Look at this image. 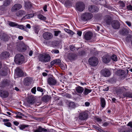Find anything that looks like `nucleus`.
I'll return each instance as SVG.
<instances>
[{
	"label": "nucleus",
	"instance_id": "obj_1",
	"mask_svg": "<svg viewBox=\"0 0 132 132\" xmlns=\"http://www.w3.org/2000/svg\"><path fill=\"white\" fill-rule=\"evenodd\" d=\"M39 61L44 63H46L49 61L51 59V57L48 54L43 53L40 54L38 57Z\"/></svg>",
	"mask_w": 132,
	"mask_h": 132
},
{
	"label": "nucleus",
	"instance_id": "obj_2",
	"mask_svg": "<svg viewBox=\"0 0 132 132\" xmlns=\"http://www.w3.org/2000/svg\"><path fill=\"white\" fill-rule=\"evenodd\" d=\"M24 60V56L21 54H18L15 56L14 61L16 63L20 64L23 62Z\"/></svg>",
	"mask_w": 132,
	"mask_h": 132
},
{
	"label": "nucleus",
	"instance_id": "obj_3",
	"mask_svg": "<svg viewBox=\"0 0 132 132\" xmlns=\"http://www.w3.org/2000/svg\"><path fill=\"white\" fill-rule=\"evenodd\" d=\"M88 111H85L80 113L78 117L79 119L82 120H86L88 117Z\"/></svg>",
	"mask_w": 132,
	"mask_h": 132
},
{
	"label": "nucleus",
	"instance_id": "obj_4",
	"mask_svg": "<svg viewBox=\"0 0 132 132\" xmlns=\"http://www.w3.org/2000/svg\"><path fill=\"white\" fill-rule=\"evenodd\" d=\"M81 17L82 20L86 21L91 19L93 17V15L91 13L86 12L83 14Z\"/></svg>",
	"mask_w": 132,
	"mask_h": 132
},
{
	"label": "nucleus",
	"instance_id": "obj_5",
	"mask_svg": "<svg viewBox=\"0 0 132 132\" xmlns=\"http://www.w3.org/2000/svg\"><path fill=\"white\" fill-rule=\"evenodd\" d=\"M85 8V5L83 3L78 2L76 3V8L77 10L81 12L83 11Z\"/></svg>",
	"mask_w": 132,
	"mask_h": 132
},
{
	"label": "nucleus",
	"instance_id": "obj_6",
	"mask_svg": "<svg viewBox=\"0 0 132 132\" xmlns=\"http://www.w3.org/2000/svg\"><path fill=\"white\" fill-rule=\"evenodd\" d=\"M98 59L95 57L90 58L88 60L89 64L93 66L97 65L98 63Z\"/></svg>",
	"mask_w": 132,
	"mask_h": 132
},
{
	"label": "nucleus",
	"instance_id": "obj_7",
	"mask_svg": "<svg viewBox=\"0 0 132 132\" xmlns=\"http://www.w3.org/2000/svg\"><path fill=\"white\" fill-rule=\"evenodd\" d=\"M101 72L102 74L105 77H109L111 75V72L110 70L106 68L102 70Z\"/></svg>",
	"mask_w": 132,
	"mask_h": 132
},
{
	"label": "nucleus",
	"instance_id": "obj_8",
	"mask_svg": "<svg viewBox=\"0 0 132 132\" xmlns=\"http://www.w3.org/2000/svg\"><path fill=\"white\" fill-rule=\"evenodd\" d=\"M111 21V18L109 15L105 16L104 20L103 22V24H104L110 25Z\"/></svg>",
	"mask_w": 132,
	"mask_h": 132
},
{
	"label": "nucleus",
	"instance_id": "obj_9",
	"mask_svg": "<svg viewBox=\"0 0 132 132\" xmlns=\"http://www.w3.org/2000/svg\"><path fill=\"white\" fill-rule=\"evenodd\" d=\"M28 47V46L27 45L24 44H19L18 46L16 47V48L18 51L23 52L26 50Z\"/></svg>",
	"mask_w": 132,
	"mask_h": 132
},
{
	"label": "nucleus",
	"instance_id": "obj_10",
	"mask_svg": "<svg viewBox=\"0 0 132 132\" xmlns=\"http://www.w3.org/2000/svg\"><path fill=\"white\" fill-rule=\"evenodd\" d=\"M43 38L49 40L52 38L53 35L52 33L46 32L43 34Z\"/></svg>",
	"mask_w": 132,
	"mask_h": 132
},
{
	"label": "nucleus",
	"instance_id": "obj_11",
	"mask_svg": "<svg viewBox=\"0 0 132 132\" xmlns=\"http://www.w3.org/2000/svg\"><path fill=\"white\" fill-rule=\"evenodd\" d=\"M98 8L96 6L94 5L89 6L88 7L89 11L92 13L98 12Z\"/></svg>",
	"mask_w": 132,
	"mask_h": 132
},
{
	"label": "nucleus",
	"instance_id": "obj_12",
	"mask_svg": "<svg viewBox=\"0 0 132 132\" xmlns=\"http://www.w3.org/2000/svg\"><path fill=\"white\" fill-rule=\"evenodd\" d=\"M111 25L112 27L115 29H118L120 27L119 22L117 20H114L112 22Z\"/></svg>",
	"mask_w": 132,
	"mask_h": 132
},
{
	"label": "nucleus",
	"instance_id": "obj_13",
	"mask_svg": "<svg viewBox=\"0 0 132 132\" xmlns=\"http://www.w3.org/2000/svg\"><path fill=\"white\" fill-rule=\"evenodd\" d=\"M102 61L105 63H108L110 60V57L109 55L106 54L103 56L102 58Z\"/></svg>",
	"mask_w": 132,
	"mask_h": 132
},
{
	"label": "nucleus",
	"instance_id": "obj_14",
	"mask_svg": "<svg viewBox=\"0 0 132 132\" xmlns=\"http://www.w3.org/2000/svg\"><path fill=\"white\" fill-rule=\"evenodd\" d=\"M48 84L50 85H55L56 83V80L53 78L50 77L47 79Z\"/></svg>",
	"mask_w": 132,
	"mask_h": 132
},
{
	"label": "nucleus",
	"instance_id": "obj_15",
	"mask_svg": "<svg viewBox=\"0 0 132 132\" xmlns=\"http://www.w3.org/2000/svg\"><path fill=\"white\" fill-rule=\"evenodd\" d=\"M92 36V33L90 31H88L85 33L84 37L85 39L88 40L91 39Z\"/></svg>",
	"mask_w": 132,
	"mask_h": 132
},
{
	"label": "nucleus",
	"instance_id": "obj_16",
	"mask_svg": "<svg viewBox=\"0 0 132 132\" xmlns=\"http://www.w3.org/2000/svg\"><path fill=\"white\" fill-rule=\"evenodd\" d=\"M10 81L9 80L4 79L2 82L0 84V86L3 88L8 86L9 84Z\"/></svg>",
	"mask_w": 132,
	"mask_h": 132
},
{
	"label": "nucleus",
	"instance_id": "obj_17",
	"mask_svg": "<svg viewBox=\"0 0 132 132\" xmlns=\"http://www.w3.org/2000/svg\"><path fill=\"white\" fill-rule=\"evenodd\" d=\"M15 72L18 77H21L23 75L22 71L19 68H17L15 70Z\"/></svg>",
	"mask_w": 132,
	"mask_h": 132
},
{
	"label": "nucleus",
	"instance_id": "obj_18",
	"mask_svg": "<svg viewBox=\"0 0 132 132\" xmlns=\"http://www.w3.org/2000/svg\"><path fill=\"white\" fill-rule=\"evenodd\" d=\"M32 79L30 77L25 78L24 81V84L26 86H28L31 84L32 81Z\"/></svg>",
	"mask_w": 132,
	"mask_h": 132
},
{
	"label": "nucleus",
	"instance_id": "obj_19",
	"mask_svg": "<svg viewBox=\"0 0 132 132\" xmlns=\"http://www.w3.org/2000/svg\"><path fill=\"white\" fill-rule=\"evenodd\" d=\"M9 55L10 54L9 52H4L1 54L0 58L2 59H4L8 57Z\"/></svg>",
	"mask_w": 132,
	"mask_h": 132
},
{
	"label": "nucleus",
	"instance_id": "obj_20",
	"mask_svg": "<svg viewBox=\"0 0 132 132\" xmlns=\"http://www.w3.org/2000/svg\"><path fill=\"white\" fill-rule=\"evenodd\" d=\"M22 6L19 4H16L13 6L11 8V10L12 12H14L18 10H19L22 7Z\"/></svg>",
	"mask_w": 132,
	"mask_h": 132
},
{
	"label": "nucleus",
	"instance_id": "obj_21",
	"mask_svg": "<svg viewBox=\"0 0 132 132\" xmlns=\"http://www.w3.org/2000/svg\"><path fill=\"white\" fill-rule=\"evenodd\" d=\"M128 88L127 86L122 87L118 89L117 90L118 92L122 93L128 90Z\"/></svg>",
	"mask_w": 132,
	"mask_h": 132
},
{
	"label": "nucleus",
	"instance_id": "obj_22",
	"mask_svg": "<svg viewBox=\"0 0 132 132\" xmlns=\"http://www.w3.org/2000/svg\"><path fill=\"white\" fill-rule=\"evenodd\" d=\"M46 129L42 128V127L39 126L36 128V129L34 130V132H45Z\"/></svg>",
	"mask_w": 132,
	"mask_h": 132
},
{
	"label": "nucleus",
	"instance_id": "obj_23",
	"mask_svg": "<svg viewBox=\"0 0 132 132\" xmlns=\"http://www.w3.org/2000/svg\"><path fill=\"white\" fill-rule=\"evenodd\" d=\"M0 37L2 40L4 41H7L9 39L8 36L5 33H3L1 34Z\"/></svg>",
	"mask_w": 132,
	"mask_h": 132
},
{
	"label": "nucleus",
	"instance_id": "obj_24",
	"mask_svg": "<svg viewBox=\"0 0 132 132\" xmlns=\"http://www.w3.org/2000/svg\"><path fill=\"white\" fill-rule=\"evenodd\" d=\"M76 89L77 92L80 94H81L84 90V88L80 86L76 87Z\"/></svg>",
	"mask_w": 132,
	"mask_h": 132
},
{
	"label": "nucleus",
	"instance_id": "obj_25",
	"mask_svg": "<svg viewBox=\"0 0 132 132\" xmlns=\"http://www.w3.org/2000/svg\"><path fill=\"white\" fill-rule=\"evenodd\" d=\"M118 132H129V131L125 127L121 126L118 129Z\"/></svg>",
	"mask_w": 132,
	"mask_h": 132
},
{
	"label": "nucleus",
	"instance_id": "obj_26",
	"mask_svg": "<svg viewBox=\"0 0 132 132\" xmlns=\"http://www.w3.org/2000/svg\"><path fill=\"white\" fill-rule=\"evenodd\" d=\"M7 73V70L5 68L2 69L0 70V75L2 76H6Z\"/></svg>",
	"mask_w": 132,
	"mask_h": 132
},
{
	"label": "nucleus",
	"instance_id": "obj_27",
	"mask_svg": "<svg viewBox=\"0 0 132 132\" xmlns=\"http://www.w3.org/2000/svg\"><path fill=\"white\" fill-rule=\"evenodd\" d=\"M25 14V12L22 10H20L17 12L16 15L19 17H21Z\"/></svg>",
	"mask_w": 132,
	"mask_h": 132
},
{
	"label": "nucleus",
	"instance_id": "obj_28",
	"mask_svg": "<svg viewBox=\"0 0 132 132\" xmlns=\"http://www.w3.org/2000/svg\"><path fill=\"white\" fill-rule=\"evenodd\" d=\"M100 101L101 106L102 108H103L105 107L106 104L105 100L104 98L101 97L100 98Z\"/></svg>",
	"mask_w": 132,
	"mask_h": 132
},
{
	"label": "nucleus",
	"instance_id": "obj_29",
	"mask_svg": "<svg viewBox=\"0 0 132 132\" xmlns=\"http://www.w3.org/2000/svg\"><path fill=\"white\" fill-rule=\"evenodd\" d=\"M16 28H18L26 31H27V29L26 27L22 25H19L18 24L17 26L16 27Z\"/></svg>",
	"mask_w": 132,
	"mask_h": 132
},
{
	"label": "nucleus",
	"instance_id": "obj_30",
	"mask_svg": "<svg viewBox=\"0 0 132 132\" xmlns=\"http://www.w3.org/2000/svg\"><path fill=\"white\" fill-rule=\"evenodd\" d=\"M1 96L4 98L7 97L9 95V93L7 91H3L1 93Z\"/></svg>",
	"mask_w": 132,
	"mask_h": 132
},
{
	"label": "nucleus",
	"instance_id": "obj_31",
	"mask_svg": "<svg viewBox=\"0 0 132 132\" xmlns=\"http://www.w3.org/2000/svg\"><path fill=\"white\" fill-rule=\"evenodd\" d=\"M92 90L89 89L87 88H85L83 92V94L85 95H87L89 93H90L92 91Z\"/></svg>",
	"mask_w": 132,
	"mask_h": 132
},
{
	"label": "nucleus",
	"instance_id": "obj_32",
	"mask_svg": "<svg viewBox=\"0 0 132 132\" xmlns=\"http://www.w3.org/2000/svg\"><path fill=\"white\" fill-rule=\"evenodd\" d=\"M68 106L70 109L75 108L76 107L75 103L73 102H69L68 104Z\"/></svg>",
	"mask_w": 132,
	"mask_h": 132
},
{
	"label": "nucleus",
	"instance_id": "obj_33",
	"mask_svg": "<svg viewBox=\"0 0 132 132\" xmlns=\"http://www.w3.org/2000/svg\"><path fill=\"white\" fill-rule=\"evenodd\" d=\"M34 16V14H31L24 16L23 18V19H29Z\"/></svg>",
	"mask_w": 132,
	"mask_h": 132
},
{
	"label": "nucleus",
	"instance_id": "obj_34",
	"mask_svg": "<svg viewBox=\"0 0 132 132\" xmlns=\"http://www.w3.org/2000/svg\"><path fill=\"white\" fill-rule=\"evenodd\" d=\"M132 39V36L130 35H128L126 38V41L127 42H130Z\"/></svg>",
	"mask_w": 132,
	"mask_h": 132
},
{
	"label": "nucleus",
	"instance_id": "obj_35",
	"mask_svg": "<svg viewBox=\"0 0 132 132\" xmlns=\"http://www.w3.org/2000/svg\"><path fill=\"white\" fill-rule=\"evenodd\" d=\"M40 29V27L38 26H36L34 28L35 32L36 34H38L39 31Z\"/></svg>",
	"mask_w": 132,
	"mask_h": 132
},
{
	"label": "nucleus",
	"instance_id": "obj_36",
	"mask_svg": "<svg viewBox=\"0 0 132 132\" xmlns=\"http://www.w3.org/2000/svg\"><path fill=\"white\" fill-rule=\"evenodd\" d=\"M110 59H111L112 60L114 61H116L117 60L118 58L117 56L115 55H113L111 56Z\"/></svg>",
	"mask_w": 132,
	"mask_h": 132
},
{
	"label": "nucleus",
	"instance_id": "obj_37",
	"mask_svg": "<svg viewBox=\"0 0 132 132\" xmlns=\"http://www.w3.org/2000/svg\"><path fill=\"white\" fill-rule=\"evenodd\" d=\"M11 1V0H5L4 2L3 5L6 6L9 5Z\"/></svg>",
	"mask_w": 132,
	"mask_h": 132
},
{
	"label": "nucleus",
	"instance_id": "obj_38",
	"mask_svg": "<svg viewBox=\"0 0 132 132\" xmlns=\"http://www.w3.org/2000/svg\"><path fill=\"white\" fill-rule=\"evenodd\" d=\"M9 25L12 27H15L16 28V27L17 26L18 24L15 22H11L9 23Z\"/></svg>",
	"mask_w": 132,
	"mask_h": 132
},
{
	"label": "nucleus",
	"instance_id": "obj_39",
	"mask_svg": "<svg viewBox=\"0 0 132 132\" xmlns=\"http://www.w3.org/2000/svg\"><path fill=\"white\" fill-rule=\"evenodd\" d=\"M38 18L41 20H45L46 19V18L42 15H39L38 16Z\"/></svg>",
	"mask_w": 132,
	"mask_h": 132
},
{
	"label": "nucleus",
	"instance_id": "obj_40",
	"mask_svg": "<svg viewBox=\"0 0 132 132\" xmlns=\"http://www.w3.org/2000/svg\"><path fill=\"white\" fill-rule=\"evenodd\" d=\"M25 6L28 8L30 7L31 6V3L29 2H25Z\"/></svg>",
	"mask_w": 132,
	"mask_h": 132
},
{
	"label": "nucleus",
	"instance_id": "obj_41",
	"mask_svg": "<svg viewBox=\"0 0 132 132\" xmlns=\"http://www.w3.org/2000/svg\"><path fill=\"white\" fill-rule=\"evenodd\" d=\"M45 132H58L56 131L55 130L52 129H46V130H45Z\"/></svg>",
	"mask_w": 132,
	"mask_h": 132
},
{
	"label": "nucleus",
	"instance_id": "obj_42",
	"mask_svg": "<svg viewBox=\"0 0 132 132\" xmlns=\"http://www.w3.org/2000/svg\"><path fill=\"white\" fill-rule=\"evenodd\" d=\"M95 120L96 122L99 123H101L102 121V120L100 118L98 117L96 118Z\"/></svg>",
	"mask_w": 132,
	"mask_h": 132
},
{
	"label": "nucleus",
	"instance_id": "obj_43",
	"mask_svg": "<svg viewBox=\"0 0 132 132\" xmlns=\"http://www.w3.org/2000/svg\"><path fill=\"white\" fill-rule=\"evenodd\" d=\"M124 96L127 97L132 98V93H126L124 95Z\"/></svg>",
	"mask_w": 132,
	"mask_h": 132
},
{
	"label": "nucleus",
	"instance_id": "obj_44",
	"mask_svg": "<svg viewBox=\"0 0 132 132\" xmlns=\"http://www.w3.org/2000/svg\"><path fill=\"white\" fill-rule=\"evenodd\" d=\"M27 127V125H21L19 126V128L20 129L23 130Z\"/></svg>",
	"mask_w": 132,
	"mask_h": 132
},
{
	"label": "nucleus",
	"instance_id": "obj_45",
	"mask_svg": "<svg viewBox=\"0 0 132 132\" xmlns=\"http://www.w3.org/2000/svg\"><path fill=\"white\" fill-rule=\"evenodd\" d=\"M51 52L53 54H57L59 53V51L58 50L54 49L52 50Z\"/></svg>",
	"mask_w": 132,
	"mask_h": 132
},
{
	"label": "nucleus",
	"instance_id": "obj_46",
	"mask_svg": "<svg viewBox=\"0 0 132 132\" xmlns=\"http://www.w3.org/2000/svg\"><path fill=\"white\" fill-rule=\"evenodd\" d=\"M70 50L72 51H74L75 50V48L73 45H70Z\"/></svg>",
	"mask_w": 132,
	"mask_h": 132
},
{
	"label": "nucleus",
	"instance_id": "obj_47",
	"mask_svg": "<svg viewBox=\"0 0 132 132\" xmlns=\"http://www.w3.org/2000/svg\"><path fill=\"white\" fill-rule=\"evenodd\" d=\"M127 8L128 10L132 11V6L131 5H129L127 6Z\"/></svg>",
	"mask_w": 132,
	"mask_h": 132
},
{
	"label": "nucleus",
	"instance_id": "obj_48",
	"mask_svg": "<svg viewBox=\"0 0 132 132\" xmlns=\"http://www.w3.org/2000/svg\"><path fill=\"white\" fill-rule=\"evenodd\" d=\"M4 125L8 127H11V123L9 122H5L4 123Z\"/></svg>",
	"mask_w": 132,
	"mask_h": 132
},
{
	"label": "nucleus",
	"instance_id": "obj_49",
	"mask_svg": "<svg viewBox=\"0 0 132 132\" xmlns=\"http://www.w3.org/2000/svg\"><path fill=\"white\" fill-rule=\"evenodd\" d=\"M31 91L34 94H35L36 91V88L35 87H33L31 89Z\"/></svg>",
	"mask_w": 132,
	"mask_h": 132
},
{
	"label": "nucleus",
	"instance_id": "obj_50",
	"mask_svg": "<svg viewBox=\"0 0 132 132\" xmlns=\"http://www.w3.org/2000/svg\"><path fill=\"white\" fill-rule=\"evenodd\" d=\"M37 90L38 91L40 92H43V89L39 87H38L37 88Z\"/></svg>",
	"mask_w": 132,
	"mask_h": 132
},
{
	"label": "nucleus",
	"instance_id": "obj_51",
	"mask_svg": "<svg viewBox=\"0 0 132 132\" xmlns=\"http://www.w3.org/2000/svg\"><path fill=\"white\" fill-rule=\"evenodd\" d=\"M61 31H54V35L55 36H57L61 32Z\"/></svg>",
	"mask_w": 132,
	"mask_h": 132
},
{
	"label": "nucleus",
	"instance_id": "obj_52",
	"mask_svg": "<svg viewBox=\"0 0 132 132\" xmlns=\"http://www.w3.org/2000/svg\"><path fill=\"white\" fill-rule=\"evenodd\" d=\"M56 64H59L61 62V60L59 59L55 60Z\"/></svg>",
	"mask_w": 132,
	"mask_h": 132
},
{
	"label": "nucleus",
	"instance_id": "obj_53",
	"mask_svg": "<svg viewBox=\"0 0 132 132\" xmlns=\"http://www.w3.org/2000/svg\"><path fill=\"white\" fill-rule=\"evenodd\" d=\"M51 64L53 65L55 64H56L55 60L51 61L50 63Z\"/></svg>",
	"mask_w": 132,
	"mask_h": 132
},
{
	"label": "nucleus",
	"instance_id": "obj_54",
	"mask_svg": "<svg viewBox=\"0 0 132 132\" xmlns=\"http://www.w3.org/2000/svg\"><path fill=\"white\" fill-rule=\"evenodd\" d=\"M126 23L129 27H130L131 26V24L130 22L128 21H126Z\"/></svg>",
	"mask_w": 132,
	"mask_h": 132
},
{
	"label": "nucleus",
	"instance_id": "obj_55",
	"mask_svg": "<svg viewBox=\"0 0 132 132\" xmlns=\"http://www.w3.org/2000/svg\"><path fill=\"white\" fill-rule=\"evenodd\" d=\"M109 124V122H104V123H103V126H108V124Z\"/></svg>",
	"mask_w": 132,
	"mask_h": 132
},
{
	"label": "nucleus",
	"instance_id": "obj_56",
	"mask_svg": "<svg viewBox=\"0 0 132 132\" xmlns=\"http://www.w3.org/2000/svg\"><path fill=\"white\" fill-rule=\"evenodd\" d=\"M93 128H94L96 129L97 130H98V131L99 130H100V128L99 127H98L95 126V125H93Z\"/></svg>",
	"mask_w": 132,
	"mask_h": 132
},
{
	"label": "nucleus",
	"instance_id": "obj_57",
	"mask_svg": "<svg viewBox=\"0 0 132 132\" xmlns=\"http://www.w3.org/2000/svg\"><path fill=\"white\" fill-rule=\"evenodd\" d=\"M90 104V103L88 102H86L85 103V106H88Z\"/></svg>",
	"mask_w": 132,
	"mask_h": 132
},
{
	"label": "nucleus",
	"instance_id": "obj_58",
	"mask_svg": "<svg viewBox=\"0 0 132 132\" xmlns=\"http://www.w3.org/2000/svg\"><path fill=\"white\" fill-rule=\"evenodd\" d=\"M120 5L122 7H124L125 6V4L123 2H121Z\"/></svg>",
	"mask_w": 132,
	"mask_h": 132
},
{
	"label": "nucleus",
	"instance_id": "obj_59",
	"mask_svg": "<svg viewBox=\"0 0 132 132\" xmlns=\"http://www.w3.org/2000/svg\"><path fill=\"white\" fill-rule=\"evenodd\" d=\"M127 125L129 126L132 128V122H129Z\"/></svg>",
	"mask_w": 132,
	"mask_h": 132
},
{
	"label": "nucleus",
	"instance_id": "obj_60",
	"mask_svg": "<svg viewBox=\"0 0 132 132\" xmlns=\"http://www.w3.org/2000/svg\"><path fill=\"white\" fill-rule=\"evenodd\" d=\"M13 123L15 125L18 126L19 125V123L17 121H14L13 122Z\"/></svg>",
	"mask_w": 132,
	"mask_h": 132
},
{
	"label": "nucleus",
	"instance_id": "obj_61",
	"mask_svg": "<svg viewBox=\"0 0 132 132\" xmlns=\"http://www.w3.org/2000/svg\"><path fill=\"white\" fill-rule=\"evenodd\" d=\"M33 53V51L32 50H30L29 53V55L30 56H32V55Z\"/></svg>",
	"mask_w": 132,
	"mask_h": 132
},
{
	"label": "nucleus",
	"instance_id": "obj_62",
	"mask_svg": "<svg viewBox=\"0 0 132 132\" xmlns=\"http://www.w3.org/2000/svg\"><path fill=\"white\" fill-rule=\"evenodd\" d=\"M82 34V32L81 31H78L77 32V34L79 36H81Z\"/></svg>",
	"mask_w": 132,
	"mask_h": 132
},
{
	"label": "nucleus",
	"instance_id": "obj_63",
	"mask_svg": "<svg viewBox=\"0 0 132 132\" xmlns=\"http://www.w3.org/2000/svg\"><path fill=\"white\" fill-rule=\"evenodd\" d=\"M47 6L46 5H45L44 6V7H43V10L45 11L46 12V11H47Z\"/></svg>",
	"mask_w": 132,
	"mask_h": 132
},
{
	"label": "nucleus",
	"instance_id": "obj_64",
	"mask_svg": "<svg viewBox=\"0 0 132 132\" xmlns=\"http://www.w3.org/2000/svg\"><path fill=\"white\" fill-rule=\"evenodd\" d=\"M99 131L100 132H107V131L104 130L102 129H101L100 128V129Z\"/></svg>",
	"mask_w": 132,
	"mask_h": 132
}]
</instances>
